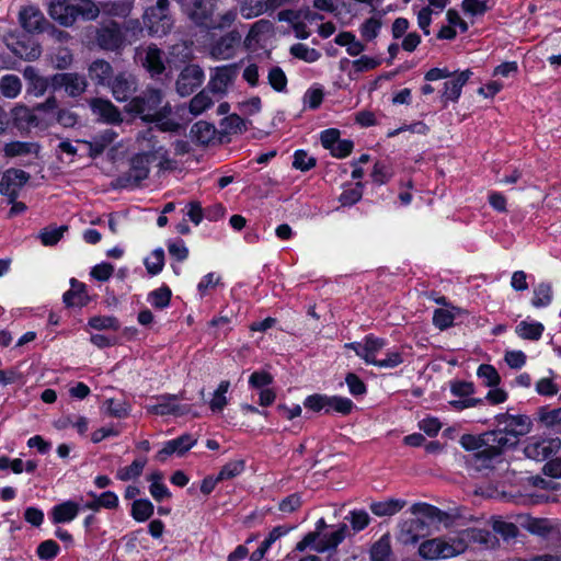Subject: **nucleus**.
Wrapping results in <instances>:
<instances>
[{
	"instance_id": "nucleus-1",
	"label": "nucleus",
	"mask_w": 561,
	"mask_h": 561,
	"mask_svg": "<svg viewBox=\"0 0 561 561\" xmlns=\"http://www.w3.org/2000/svg\"><path fill=\"white\" fill-rule=\"evenodd\" d=\"M499 428L482 435L465 434L460 445L474 451V466L478 469L489 468L501 453L517 444L520 436L531 430V421L525 415L501 414L497 416Z\"/></svg>"
},
{
	"instance_id": "nucleus-2",
	"label": "nucleus",
	"mask_w": 561,
	"mask_h": 561,
	"mask_svg": "<svg viewBox=\"0 0 561 561\" xmlns=\"http://www.w3.org/2000/svg\"><path fill=\"white\" fill-rule=\"evenodd\" d=\"M162 104V94L159 90L148 89L144 95L136 96L125 106V111L139 115L146 122L157 123V127L162 131H175L179 129V123L170 119V104Z\"/></svg>"
},
{
	"instance_id": "nucleus-3",
	"label": "nucleus",
	"mask_w": 561,
	"mask_h": 561,
	"mask_svg": "<svg viewBox=\"0 0 561 561\" xmlns=\"http://www.w3.org/2000/svg\"><path fill=\"white\" fill-rule=\"evenodd\" d=\"M410 512L415 517L400 524L398 539L405 546H415L431 534L428 522L440 520L443 513L427 503H414Z\"/></svg>"
},
{
	"instance_id": "nucleus-4",
	"label": "nucleus",
	"mask_w": 561,
	"mask_h": 561,
	"mask_svg": "<svg viewBox=\"0 0 561 561\" xmlns=\"http://www.w3.org/2000/svg\"><path fill=\"white\" fill-rule=\"evenodd\" d=\"M525 456L536 461L547 462L543 472L552 478H561V439L553 438H530L525 448Z\"/></svg>"
},
{
	"instance_id": "nucleus-5",
	"label": "nucleus",
	"mask_w": 561,
	"mask_h": 561,
	"mask_svg": "<svg viewBox=\"0 0 561 561\" xmlns=\"http://www.w3.org/2000/svg\"><path fill=\"white\" fill-rule=\"evenodd\" d=\"M144 33L138 20H128L123 28L115 22L103 24L96 34L98 45L105 50H117L137 41Z\"/></svg>"
},
{
	"instance_id": "nucleus-6",
	"label": "nucleus",
	"mask_w": 561,
	"mask_h": 561,
	"mask_svg": "<svg viewBox=\"0 0 561 561\" xmlns=\"http://www.w3.org/2000/svg\"><path fill=\"white\" fill-rule=\"evenodd\" d=\"M21 30L8 44L20 58L31 59L35 51V8L24 7L19 13Z\"/></svg>"
},
{
	"instance_id": "nucleus-7",
	"label": "nucleus",
	"mask_w": 561,
	"mask_h": 561,
	"mask_svg": "<svg viewBox=\"0 0 561 561\" xmlns=\"http://www.w3.org/2000/svg\"><path fill=\"white\" fill-rule=\"evenodd\" d=\"M417 551L422 559L428 561L449 559L463 553L465 543L456 536H443L423 540Z\"/></svg>"
},
{
	"instance_id": "nucleus-8",
	"label": "nucleus",
	"mask_w": 561,
	"mask_h": 561,
	"mask_svg": "<svg viewBox=\"0 0 561 561\" xmlns=\"http://www.w3.org/2000/svg\"><path fill=\"white\" fill-rule=\"evenodd\" d=\"M346 525H340L337 528L329 531L309 533L297 543L296 549L304 551L307 548H311L318 552L334 549L343 541L346 536Z\"/></svg>"
},
{
	"instance_id": "nucleus-9",
	"label": "nucleus",
	"mask_w": 561,
	"mask_h": 561,
	"mask_svg": "<svg viewBox=\"0 0 561 561\" xmlns=\"http://www.w3.org/2000/svg\"><path fill=\"white\" fill-rule=\"evenodd\" d=\"M169 0H157V3L149 7L144 13V23L152 36H162L170 32L173 26V18L169 11Z\"/></svg>"
},
{
	"instance_id": "nucleus-10",
	"label": "nucleus",
	"mask_w": 561,
	"mask_h": 561,
	"mask_svg": "<svg viewBox=\"0 0 561 561\" xmlns=\"http://www.w3.org/2000/svg\"><path fill=\"white\" fill-rule=\"evenodd\" d=\"M278 20L289 22L296 36L305 39L311 34L310 26L322 20V16L310 8H306L299 11H282L278 13Z\"/></svg>"
},
{
	"instance_id": "nucleus-11",
	"label": "nucleus",
	"mask_w": 561,
	"mask_h": 561,
	"mask_svg": "<svg viewBox=\"0 0 561 561\" xmlns=\"http://www.w3.org/2000/svg\"><path fill=\"white\" fill-rule=\"evenodd\" d=\"M387 345L388 341L386 339L370 334L360 342L345 344V347L352 348L367 365L375 366L378 359L381 358Z\"/></svg>"
},
{
	"instance_id": "nucleus-12",
	"label": "nucleus",
	"mask_w": 561,
	"mask_h": 561,
	"mask_svg": "<svg viewBox=\"0 0 561 561\" xmlns=\"http://www.w3.org/2000/svg\"><path fill=\"white\" fill-rule=\"evenodd\" d=\"M236 78V66L217 67L211 71L206 89L215 96L222 98L227 94Z\"/></svg>"
},
{
	"instance_id": "nucleus-13",
	"label": "nucleus",
	"mask_w": 561,
	"mask_h": 561,
	"mask_svg": "<svg viewBox=\"0 0 561 561\" xmlns=\"http://www.w3.org/2000/svg\"><path fill=\"white\" fill-rule=\"evenodd\" d=\"M217 0H178L183 12L196 24L207 25Z\"/></svg>"
},
{
	"instance_id": "nucleus-14",
	"label": "nucleus",
	"mask_w": 561,
	"mask_h": 561,
	"mask_svg": "<svg viewBox=\"0 0 561 561\" xmlns=\"http://www.w3.org/2000/svg\"><path fill=\"white\" fill-rule=\"evenodd\" d=\"M197 443V439L190 434H184L174 439L168 440L162 445V448L157 453L156 459L164 462L171 456L182 457Z\"/></svg>"
},
{
	"instance_id": "nucleus-15",
	"label": "nucleus",
	"mask_w": 561,
	"mask_h": 561,
	"mask_svg": "<svg viewBox=\"0 0 561 561\" xmlns=\"http://www.w3.org/2000/svg\"><path fill=\"white\" fill-rule=\"evenodd\" d=\"M204 72L197 65L186 66L176 80V91L181 96L190 95L195 89L202 85Z\"/></svg>"
},
{
	"instance_id": "nucleus-16",
	"label": "nucleus",
	"mask_w": 561,
	"mask_h": 561,
	"mask_svg": "<svg viewBox=\"0 0 561 561\" xmlns=\"http://www.w3.org/2000/svg\"><path fill=\"white\" fill-rule=\"evenodd\" d=\"M28 179L30 175L23 170H7L0 181V193L9 197V203H13Z\"/></svg>"
},
{
	"instance_id": "nucleus-17",
	"label": "nucleus",
	"mask_w": 561,
	"mask_h": 561,
	"mask_svg": "<svg viewBox=\"0 0 561 561\" xmlns=\"http://www.w3.org/2000/svg\"><path fill=\"white\" fill-rule=\"evenodd\" d=\"M153 154L151 153H142L137 154L133 158L130 163V169L122 179L125 186H136L141 181L146 180L149 174V165L153 160Z\"/></svg>"
},
{
	"instance_id": "nucleus-18",
	"label": "nucleus",
	"mask_w": 561,
	"mask_h": 561,
	"mask_svg": "<svg viewBox=\"0 0 561 561\" xmlns=\"http://www.w3.org/2000/svg\"><path fill=\"white\" fill-rule=\"evenodd\" d=\"M92 113L105 124L117 125L123 122L119 110L108 100L93 99L90 102Z\"/></svg>"
},
{
	"instance_id": "nucleus-19",
	"label": "nucleus",
	"mask_w": 561,
	"mask_h": 561,
	"mask_svg": "<svg viewBox=\"0 0 561 561\" xmlns=\"http://www.w3.org/2000/svg\"><path fill=\"white\" fill-rule=\"evenodd\" d=\"M49 15L64 26H71L78 19L76 5L69 0H54L49 4Z\"/></svg>"
},
{
	"instance_id": "nucleus-20",
	"label": "nucleus",
	"mask_w": 561,
	"mask_h": 561,
	"mask_svg": "<svg viewBox=\"0 0 561 561\" xmlns=\"http://www.w3.org/2000/svg\"><path fill=\"white\" fill-rule=\"evenodd\" d=\"M240 41L241 35L238 32H230L213 45L210 54L216 59H230L234 56Z\"/></svg>"
},
{
	"instance_id": "nucleus-21",
	"label": "nucleus",
	"mask_w": 561,
	"mask_h": 561,
	"mask_svg": "<svg viewBox=\"0 0 561 561\" xmlns=\"http://www.w3.org/2000/svg\"><path fill=\"white\" fill-rule=\"evenodd\" d=\"M136 57L141 61L142 66L151 73V76L160 75L164 70L162 53L156 46L137 48Z\"/></svg>"
},
{
	"instance_id": "nucleus-22",
	"label": "nucleus",
	"mask_w": 561,
	"mask_h": 561,
	"mask_svg": "<svg viewBox=\"0 0 561 561\" xmlns=\"http://www.w3.org/2000/svg\"><path fill=\"white\" fill-rule=\"evenodd\" d=\"M472 71L467 69L451 76L445 83L442 96L446 101L456 102L461 95L463 85L471 78Z\"/></svg>"
},
{
	"instance_id": "nucleus-23",
	"label": "nucleus",
	"mask_w": 561,
	"mask_h": 561,
	"mask_svg": "<svg viewBox=\"0 0 561 561\" xmlns=\"http://www.w3.org/2000/svg\"><path fill=\"white\" fill-rule=\"evenodd\" d=\"M457 539H462L465 551L470 543H479L480 546L493 549L497 546V539L490 531L483 529H466L456 535Z\"/></svg>"
},
{
	"instance_id": "nucleus-24",
	"label": "nucleus",
	"mask_w": 561,
	"mask_h": 561,
	"mask_svg": "<svg viewBox=\"0 0 561 561\" xmlns=\"http://www.w3.org/2000/svg\"><path fill=\"white\" fill-rule=\"evenodd\" d=\"M516 523L519 525V527L538 536H547L553 529L552 520L548 518L531 517L527 514L516 515Z\"/></svg>"
},
{
	"instance_id": "nucleus-25",
	"label": "nucleus",
	"mask_w": 561,
	"mask_h": 561,
	"mask_svg": "<svg viewBox=\"0 0 561 561\" xmlns=\"http://www.w3.org/2000/svg\"><path fill=\"white\" fill-rule=\"evenodd\" d=\"M110 87L114 99L118 102H125L136 91L137 82L130 75H118Z\"/></svg>"
},
{
	"instance_id": "nucleus-26",
	"label": "nucleus",
	"mask_w": 561,
	"mask_h": 561,
	"mask_svg": "<svg viewBox=\"0 0 561 561\" xmlns=\"http://www.w3.org/2000/svg\"><path fill=\"white\" fill-rule=\"evenodd\" d=\"M54 85L64 88L69 95H79L87 88L83 77L76 73H59L53 79Z\"/></svg>"
},
{
	"instance_id": "nucleus-27",
	"label": "nucleus",
	"mask_w": 561,
	"mask_h": 561,
	"mask_svg": "<svg viewBox=\"0 0 561 561\" xmlns=\"http://www.w3.org/2000/svg\"><path fill=\"white\" fill-rule=\"evenodd\" d=\"M80 506L73 501H65L55 505L50 513L49 518L53 524H65L72 522L79 514Z\"/></svg>"
},
{
	"instance_id": "nucleus-28",
	"label": "nucleus",
	"mask_w": 561,
	"mask_h": 561,
	"mask_svg": "<svg viewBox=\"0 0 561 561\" xmlns=\"http://www.w3.org/2000/svg\"><path fill=\"white\" fill-rule=\"evenodd\" d=\"M70 289L64 294V301L68 307H83L89 302L85 285L72 278Z\"/></svg>"
},
{
	"instance_id": "nucleus-29",
	"label": "nucleus",
	"mask_w": 561,
	"mask_h": 561,
	"mask_svg": "<svg viewBox=\"0 0 561 561\" xmlns=\"http://www.w3.org/2000/svg\"><path fill=\"white\" fill-rule=\"evenodd\" d=\"M553 300V287L551 283L540 282L533 289L530 304L536 309L547 308Z\"/></svg>"
},
{
	"instance_id": "nucleus-30",
	"label": "nucleus",
	"mask_w": 561,
	"mask_h": 561,
	"mask_svg": "<svg viewBox=\"0 0 561 561\" xmlns=\"http://www.w3.org/2000/svg\"><path fill=\"white\" fill-rule=\"evenodd\" d=\"M405 346L385 348L381 358L375 365L378 368L392 369L400 366L405 358Z\"/></svg>"
},
{
	"instance_id": "nucleus-31",
	"label": "nucleus",
	"mask_w": 561,
	"mask_h": 561,
	"mask_svg": "<svg viewBox=\"0 0 561 561\" xmlns=\"http://www.w3.org/2000/svg\"><path fill=\"white\" fill-rule=\"evenodd\" d=\"M405 501L400 499H387L385 501L371 503V512L379 517L392 516L405 506Z\"/></svg>"
},
{
	"instance_id": "nucleus-32",
	"label": "nucleus",
	"mask_w": 561,
	"mask_h": 561,
	"mask_svg": "<svg viewBox=\"0 0 561 561\" xmlns=\"http://www.w3.org/2000/svg\"><path fill=\"white\" fill-rule=\"evenodd\" d=\"M149 493L152 499L157 502H161L163 500L171 497V492L168 486L163 482V474L160 471H154L148 477Z\"/></svg>"
},
{
	"instance_id": "nucleus-33",
	"label": "nucleus",
	"mask_w": 561,
	"mask_h": 561,
	"mask_svg": "<svg viewBox=\"0 0 561 561\" xmlns=\"http://www.w3.org/2000/svg\"><path fill=\"white\" fill-rule=\"evenodd\" d=\"M147 411L157 415H167V414H180L182 411L176 404L175 396H161L158 398V403L148 405Z\"/></svg>"
},
{
	"instance_id": "nucleus-34",
	"label": "nucleus",
	"mask_w": 561,
	"mask_h": 561,
	"mask_svg": "<svg viewBox=\"0 0 561 561\" xmlns=\"http://www.w3.org/2000/svg\"><path fill=\"white\" fill-rule=\"evenodd\" d=\"M116 137L117 135L114 130L107 129L93 138L92 141H83V144L88 146L89 154L91 157H96L101 154L105 148L115 140Z\"/></svg>"
},
{
	"instance_id": "nucleus-35",
	"label": "nucleus",
	"mask_w": 561,
	"mask_h": 561,
	"mask_svg": "<svg viewBox=\"0 0 561 561\" xmlns=\"http://www.w3.org/2000/svg\"><path fill=\"white\" fill-rule=\"evenodd\" d=\"M493 530L500 535L504 540L513 539L518 534V524L515 522H508L501 516H493L491 518Z\"/></svg>"
},
{
	"instance_id": "nucleus-36",
	"label": "nucleus",
	"mask_w": 561,
	"mask_h": 561,
	"mask_svg": "<svg viewBox=\"0 0 561 561\" xmlns=\"http://www.w3.org/2000/svg\"><path fill=\"white\" fill-rule=\"evenodd\" d=\"M545 327L538 321H520L516 325V334L526 340H539L543 333Z\"/></svg>"
},
{
	"instance_id": "nucleus-37",
	"label": "nucleus",
	"mask_w": 561,
	"mask_h": 561,
	"mask_svg": "<svg viewBox=\"0 0 561 561\" xmlns=\"http://www.w3.org/2000/svg\"><path fill=\"white\" fill-rule=\"evenodd\" d=\"M12 116L15 126L21 130H30L35 121L33 110L24 105H16L12 111Z\"/></svg>"
},
{
	"instance_id": "nucleus-38",
	"label": "nucleus",
	"mask_w": 561,
	"mask_h": 561,
	"mask_svg": "<svg viewBox=\"0 0 561 561\" xmlns=\"http://www.w3.org/2000/svg\"><path fill=\"white\" fill-rule=\"evenodd\" d=\"M153 512L154 506L149 500L139 499L133 502L130 515L136 522L144 523L153 515Z\"/></svg>"
},
{
	"instance_id": "nucleus-39",
	"label": "nucleus",
	"mask_w": 561,
	"mask_h": 561,
	"mask_svg": "<svg viewBox=\"0 0 561 561\" xmlns=\"http://www.w3.org/2000/svg\"><path fill=\"white\" fill-rule=\"evenodd\" d=\"M102 411L110 416L123 419L129 415L130 405L124 400L106 399L102 404Z\"/></svg>"
},
{
	"instance_id": "nucleus-40",
	"label": "nucleus",
	"mask_w": 561,
	"mask_h": 561,
	"mask_svg": "<svg viewBox=\"0 0 561 561\" xmlns=\"http://www.w3.org/2000/svg\"><path fill=\"white\" fill-rule=\"evenodd\" d=\"M230 382L222 380L218 388L214 391L213 397L209 401V408L214 413H220L228 404L227 392L229 390Z\"/></svg>"
},
{
	"instance_id": "nucleus-41",
	"label": "nucleus",
	"mask_w": 561,
	"mask_h": 561,
	"mask_svg": "<svg viewBox=\"0 0 561 561\" xmlns=\"http://www.w3.org/2000/svg\"><path fill=\"white\" fill-rule=\"evenodd\" d=\"M112 73L111 65L105 60H95L89 68V75L92 80L100 84H107Z\"/></svg>"
},
{
	"instance_id": "nucleus-42",
	"label": "nucleus",
	"mask_w": 561,
	"mask_h": 561,
	"mask_svg": "<svg viewBox=\"0 0 561 561\" xmlns=\"http://www.w3.org/2000/svg\"><path fill=\"white\" fill-rule=\"evenodd\" d=\"M209 94L210 92L207 89H204L191 100L188 108L193 115H201L207 108L213 106L214 100Z\"/></svg>"
},
{
	"instance_id": "nucleus-43",
	"label": "nucleus",
	"mask_w": 561,
	"mask_h": 561,
	"mask_svg": "<svg viewBox=\"0 0 561 561\" xmlns=\"http://www.w3.org/2000/svg\"><path fill=\"white\" fill-rule=\"evenodd\" d=\"M371 561H390L391 560V543L388 536H382L370 550Z\"/></svg>"
},
{
	"instance_id": "nucleus-44",
	"label": "nucleus",
	"mask_w": 561,
	"mask_h": 561,
	"mask_svg": "<svg viewBox=\"0 0 561 561\" xmlns=\"http://www.w3.org/2000/svg\"><path fill=\"white\" fill-rule=\"evenodd\" d=\"M267 11L265 0H243L240 4V13L244 19L256 18Z\"/></svg>"
},
{
	"instance_id": "nucleus-45",
	"label": "nucleus",
	"mask_w": 561,
	"mask_h": 561,
	"mask_svg": "<svg viewBox=\"0 0 561 561\" xmlns=\"http://www.w3.org/2000/svg\"><path fill=\"white\" fill-rule=\"evenodd\" d=\"M171 289L168 286H162L148 294L147 301L157 309H164L169 306L171 300Z\"/></svg>"
},
{
	"instance_id": "nucleus-46",
	"label": "nucleus",
	"mask_w": 561,
	"mask_h": 561,
	"mask_svg": "<svg viewBox=\"0 0 561 561\" xmlns=\"http://www.w3.org/2000/svg\"><path fill=\"white\" fill-rule=\"evenodd\" d=\"M76 5V11H78V18H81L84 21H93L95 20L100 12V5L92 0H78Z\"/></svg>"
},
{
	"instance_id": "nucleus-47",
	"label": "nucleus",
	"mask_w": 561,
	"mask_h": 561,
	"mask_svg": "<svg viewBox=\"0 0 561 561\" xmlns=\"http://www.w3.org/2000/svg\"><path fill=\"white\" fill-rule=\"evenodd\" d=\"M146 270L151 275H158L164 266V251L162 248L154 249L144 261Z\"/></svg>"
},
{
	"instance_id": "nucleus-48",
	"label": "nucleus",
	"mask_w": 561,
	"mask_h": 561,
	"mask_svg": "<svg viewBox=\"0 0 561 561\" xmlns=\"http://www.w3.org/2000/svg\"><path fill=\"white\" fill-rule=\"evenodd\" d=\"M477 376L486 387H496L501 382V377L494 366L482 364L477 369Z\"/></svg>"
},
{
	"instance_id": "nucleus-49",
	"label": "nucleus",
	"mask_w": 561,
	"mask_h": 561,
	"mask_svg": "<svg viewBox=\"0 0 561 561\" xmlns=\"http://www.w3.org/2000/svg\"><path fill=\"white\" fill-rule=\"evenodd\" d=\"M146 466L145 459H135L131 465L119 468L116 478L121 481H129L138 478Z\"/></svg>"
},
{
	"instance_id": "nucleus-50",
	"label": "nucleus",
	"mask_w": 561,
	"mask_h": 561,
	"mask_svg": "<svg viewBox=\"0 0 561 561\" xmlns=\"http://www.w3.org/2000/svg\"><path fill=\"white\" fill-rule=\"evenodd\" d=\"M11 469L14 473H21L24 470L33 471L34 462L32 460L23 461L21 458L10 459L0 457V470Z\"/></svg>"
},
{
	"instance_id": "nucleus-51",
	"label": "nucleus",
	"mask_w": 561,
	"mask_h": 561,
	"mask_svg": "<svg viewBox=\"0 0 561 561\" xmlns=\"http://www.w3.org/2000/svg\"><path fill=\"white\" fill-rule=\"evenodd\" d=\"M21 80L14 75H7L0 80V92L5 98H15L21 91Z\"/></svg>"
},
{
	"instance_id": "nucleus-52",
	"label": "nucleus",
	"mask_w": 561,
	"mask_h": 561,
	"mask_svg": "<svg viewBox=\"0 0 561 561\" xmlns=\"http://www.w3.org/2000/svg\"><path fill=\"white\" fill-rule=\"evenodd\" d=\"M88 328L93 330H113L116 331L119 328V323L116 318L110 316H95L92 317L88 322Z\"/></svg>"
},
{
	"instance_id": "nucleus-53",
	"label": "nucleus",
	"mask_w": 561,
	"mask_h": 561,
	"mask_svg": "<svg viewBox=\"0 0 561 561\" xmlns=\"http://www.w3.org/2000/svg\"><path fill=\"white\" fill-rule=\"evenodd\" d=\"M350 522L354 531H360L366 528L370 522L368 513L364 510H354L345 518Z\"/></svg>"
},
{
	"instance_id": "nucleus-54",
	"label": "nucleus",
	"mask_w": 561,
	"mask_h": 561,
	"mask_svg": "<svg viewBox=\"0 0 561 561\" xmlns=\"http://www.w3.org/2000/svg\"><path fill=\"white\" fill-rule=\"evenodd\" d=\"M290 53L295 57H297L301 60H305L307 62H314L321 56L317 49L310 48L305 44H296V45L291 46Z\"/></svg>"
},
{
	"instance_id": "nucleus-55",
	"label": "nucleus",
	"mask_w": 561,
	"mask_h": 561,
	"mask_svg": "<svg viewBox=\"0 0 561 561\" xmlns=\"http://www.w3.org/2000/svg\"><path fill=\"white\" fill-rule=\"evenodd\" d=\"M247 124V121L238 114H231L227 116L222 122L225 130L229 134H239L245 131L248 129Z\"/></svg>"
},
{
	"instance_id": "nucleus-56",
	"label": "nucleus",
	"mask_w": 561,
	"mask_h": 561,
	"mask_svg": "<svg viewBox=\"0 0 561 561\" xmlns=\"http://www.w3.org/2000/svg\"><path fill=\"white\" fill-rule=\"evenodd\" d=\"M354 408L352 400L345 397L333 396L329 397L328 412L333 410L341 414H348Z\"/></svg>"
},
{
	"instance_id": "nucleus-57",
	"label": "nucleus",
	"mask_w": 561,
	"mask_h": 561,
	"mask_svg": "<svg viewBox=\"0 0 561 561\" xmlns=\"http://www.w3.org/2000/svg\"><path fill=\"white\" fill-rule=\"evenodd\" d=\"M244 467L245 466L243 460L230 461L221 468V470L218 473V479L224 481L238 477L243 472Z\"/></svg>"
},
{
	"instance_id": "nucleus-58",
	"label": "nucleus",
	"mask_w": 561,
	"mask_h": 561,
	"mask_svg": "<svg viewBox=\"0 0 561 561\" xmlns=\"http://www.w3.org/2000/svg\"><path fill=\"white\" fill-rule=\"evenodd\" d=\"M381 28V21L378 18H370L366 20L360 26V35L366 41L375 39Z\"/></svg>"
},
{
	"instance_id": "nucleus-59",
	"label": "nucleus",
	"mask_w": 561,
	"mask_h": 561,
	"mask_svg": "<svg viewBox=\"0 0 561 561\" xmlns=\"http://www.w3.org/2000/svg\"><path fill=\"white\" fill-rule=\"evenodd\" d=\"M363 196L362 183H356L355 186L345 187L340 196V202L344 206H352L357 203Z\"/></svg>"
},
{
	"instance_id": "nucleus-60",
	"label": "nucleus",
	"mask_w": 561,
	"mask_h": 561,
	"mask_svg": "<svg viewBox=\"0 0 561 561\" xmlns=\"http://www.w3.org/2000/svg\"><path fill=\"white\" fill-rule=\"evenodd\" d=\"M271 27H272V25L268 21L260 20V21L255 22L252 25V27L244 41L245 45L248 47H251L253 42H257L260 35L268 33L271 31Z\"/></svg>"
},
{
	"instance_id": "nucleus-61",
	"label": "nucleus",
	"mask_w": 561,
	"mask_h": 561,
	"mask_svg": "<svg viewBox=\"0 0 561 561\" xmlns=\"http://www.w3.org/2000/svg\"><path fill=\"white\" fill-rule=\"evenodd\" d=\"M59 545L51 539L44 540L37 546V557L42 560H51L59 553Z\"/></svg>"
},
{
	"instance_id": "nucleus-62",
	"label": "nucleus",
	"mask_w": 561,
	"mask_h": 561,
	"mask_svg": "<svg viewBox=\"0 0 561 561\" xmlns=\"http://www.w3.org/2000/svg\"><path fill=\"white\" fill-rule=\"evenodd\" d=\"M539 421L546 427H556L561 424V408L557 409H541L539 411Z\"/></svg>"
},
{
	"instance_id": "nucleus-63",
	"label": "nucleus",
	"mask_w": 561,
	"mask_h": 561,
	"mask_svg": "<svg viewBox=\"0 0 561 561\" xmlns=\"http://www.w3.org/2000/svg\"><path fill=\"white\" fill-rule=\"evenodd\" d=\"M455 320V312L449 309H437L433 314V323L440 330L447 329L453 325Z\"/></svg>"
},
{
	"instance_id": "nucleus-64",
	"label": "nucleus",
	"mask_w": 561,
	"mask_h": 561,
	"mask_svg": "<svg viewBox=\"0 0 561 561\" xmlns=\"http://www.w3.org/2000/svg\"><path fill=\"white\" fill-rule=\"evenodd\" d=\"M66 230V226L44 229L41 233L42 243L44 245H55L62 238Z\"/></svg>"
}]
</instances>
